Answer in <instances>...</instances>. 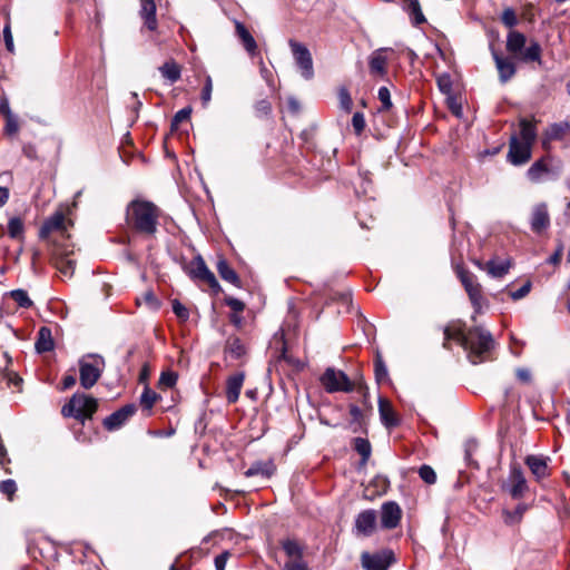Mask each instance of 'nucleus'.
<instances>
[{
	"mask_svg": "<svg viewBox=\"0 0 570 570\" xmlns=\"http://www.w3.org/2000/svg\"><path fill=\"white\" fill-rule=\"evenodd\" d=\"M451 341L456 342L468 352V357L473 364L490 360L494 345L492 335L488 331L481 327L464 331L458 324H451L444 328L443 346L450 348Z\"/></svg>",
	"mask_w": 570,
	"mask_h": 570,
	"instance_id": "obj_1",
	"label": "nucleus"
},
{
	"mask_svg": "<svg viewBox=\"0 0 570 570\" xmlns=\"http://www.w3.org/2000/svg\"><path fill=\"white\" fill-rule=\"evenodd\" d=\"M159 217V207L148 200H131L126 208V224L128 228L145 237L155 236Z\"/></svg>",
	"mask_w": 570,
	"mask_h": 570,
	"instance_id": "obj_2",
	"label": "nucleus"
},
{
	"mask_svg": "<svg viewBox=\"0 0 570 570\" xmlns=\"http://www.w3.org/2000/svg\"><path fill=\"white\" fill-rule=\"evenodd\" d=\"M520 132L513 135L509 142L508 161L514 166L528 163L532 156V147L537 139L535 122L522 118L519 122Z\"/></svg>",
	"mask_w": 570,
	"mask_h": 570,
	"instance_id": "obj_3",
	"label": "nucleus"
},
{
	"mask_svg": "<svg viewBox=\"0 0 570 570\" xmlns=\"http://www.w3.org/2000/svg\"><path fill=\"white\" fill-rule=\"evenodd\" d=\"M527 38L519 31H510L507 38V50L519 57L523 62L541 63V46L537 41H531L523 50Z\"/></svg>",
	"mask_w": 570,
	"mask_h": 570,
	"instance_id": "obj_4",
	"label": "nucleus"
},
{
	"mask_svg": "<svg viewBox=\"0 0 570 570\" xmlns=\"http://www.w3.org/2000/svg\"><path fill=\"white\" fill-rule=\"evenodd\" d=\"M455 274L464 287L475 314H480L488 302L482 293V285L476 276L462 265L455 267Z\"/></svg>",
	"mask_w": 570,
	"mask_h": 570,
	"instance_id": "obj_5",
	"label": "nucleus"
},
{
	"mask_svg": "<svg viewBox=\"0 0 570 570\" xmlns=\"http://www.w3.org/2000/svg\"><path fill=\"white\" fill-rule=\"evenodd\" d=\"M98 409V402L95 397L83 393H76L70 401L62 406L61 413L66 417H75L82 423L91 419Z\"/></svg>",
	"mask_w": 570,
	"mask_h": 570,
	"instance_id": "obj_6",
	"label": "nucleus"
},
{
	"mask_svg": "<svg viewBox=\"0 0 570 570\" xmlns=\"http://www.w3.org/2000/svg\"><path fill=\"white\" fill-rule=\"evenodd\" d=\"M105 361L99 355H87L79 361L80 384L83 389L92 387L100 379Z\"/></svg>",
	"mask_w": 570,
	"mask_h": 570,
	"instance_id": "obj_7",
	"label": "nucleus"
},
{
	"mask_svg": "<svg viewBox=\"0 0 570 570\" xmlns=\"http://www.w3.org/2000/svg\"><path fill=\"white\" fill-rule=\"evenodd\" d=\"M184 269L190 278L206 283L215 293L220 291L218 281L200 256L193 258L185 265Z\"/></svg>",
	"mask_w": 570,
	"mask_h": 570,
	"instance_id": "obj_8",
	"label": "nucleus"
},
{
	"mask_svg": "<svg viewBox=\"0 0 570 570\" xmlns=\"http://www.w3.org/2000/svg\"><path fill=\"white\" fill-rule=\"evenodd\" d=\"M288 45L302 77L306 80H311L314 77V67L308 48L293 39L288 41Z\"/></svg>",
	"mask_w": 570,
	"mask_h": 570,
	"instance_id": "obj_9",
	"label": "nucleus"
},
{
	"mask_svg": "<svg viewBox=\"0 0 570 570\" xmlns=\"http://www.w3.org/2000/svg\"><path fill=\"white\" fill-rule=\"evenodd\" d=\"M394 562L395 556L390 549H384L374 553L364 551L361 554V564L364 570H389Z\"/></svg>",
	"mask_w": 570,
	"mask_h": 570,
	"instance_id": "obj_10",
	"label": "nucleus"
},
{
	"mask_svg": "<svg viewBox=\"0 0 570 570\" xmlns=\"http://www.w3.org/2000/svg\"><path fill=\"white\" fill-rule=\"evenodd\" d=\"M321 383L328 393L353 391V384L347 375L334 368H327L324 372L321 377Z\"/></svg>",
	"mask_w": 570,
	"mask_h": 570,
	"instance_id": "obj_11",
	"label": "nucleus"
},
{
	"mask_svg": "<svg viewBox=\"0 0 570 570\" xmlns=\"http://www.w3.org/2000/svg\"><path fill=\"white\" fill-rule=\"evenodd\" d=\"M504 484H507V490L513 499L523 498L529 490L524 472L518 463L510 465L509 475Z\"/></svg>",
	"mask_w": 570,
	"mask_h": 570,
	"instance_id": "obj_12",
	"label": "nucleus"
},
{
	"mask_svg": "<svg viewBox=\"0 0 570 570\" xmlns=\"http://www.w3.org/2000/svg\"><path fill=\"white\" fill-rule=\"evenodd\" d=\"M560 167L552 157L546 156L534 161L527 171L528 178L532 183H540L547 177L554 176L559 173Z\"/></svg>",
	"mask_w": 570,
	"mask_h": 570,
	"instance_id": "obj_13",
	"label": "nucleus"
},
{
	"mask_svg": "<svg viewBox=\"0 0 570 570\" xmlns=\"http://www.w3.org/2000/svg\"><path fill=\"white\" fill-rule=\"evenodd\" d=\"M402 519V509L395 501H387L381 505L380 522L385 530L399 527Z\"/></svg>",
	"mask_w": 570,
	"mask_h": 570,
	"instance_id": "obj_14",
	"label": "nucleus"
},
{
	"mask_svg": "<svg viewBox=\"0 0 570 570\" xmlns=\"http://www.w3.org/2000/svg\"><path fill=\"white\" fill-rule=\"evenodd\" d=\"M550 458L542 454H529L524 458V463L537 482H541L550 476Z\"/></svg>",
	"mask_w": 570,
	"mask_h": 570,
	"instance_id": "obj_15",
	"label": "nucleus"
},
{
	"mask_svg": "<svg viewBox=\"0 0 570 570\" xmlns=\"http://www.w3.org/2000/svg\"><path fill=\"white\" fill-rule=\"evenodd\" d=\"M530 227L534 234H542L550 227L548 205L540 203L533 206L530 216Z\"/></svg>",
	"mask_w": 570,
	"mask_h": 570,
	"instance_id": "obj_16",
	"label": "nucleus"
},
{
	"mask_svg": "<svg viewBox=\"0 0 570 570\" xmlns=\"http://www.w3.org/2000/svg\"><path fill=\"white\" fill-rule=\"evenodd\" d=\"M377 515L375 510L361 511L355 518V530L358 535L370 537L376 529Z\"/></svg>",
	"mask_w": 570,
	"mask_h": 570,
	"instance_id": "obj_17",
	"label": "nucleus"
},
{
	"mask_svg": "<svg viewBox=\"0 0 570 570\" xmlns=\"http://www.w3.org/2000/svg\"><path fill=\"white\" fill-rule=\"evenodd\" d=\"M492 57L499 72V79L502 83L508 82L515 75L517 68L514 61L510 57H503L493 48L491 49Z\"/></svg>",
	"mask_w": 570,
	"mask_h": 570,
	"instance_id": "obj_18",
	"label": "nucleus"
},
{
	"mask_svg": "<svg viewBox=\"0 0 570 570\" xmlns=\"http://www.w3.org/2000/svg\"><path fill=\"white\" fill-rule=\"evenodd\" d=\"M392 51L389 48H380L373 51L368 58V67L372 76L375 77H385L387 70V61L386 52Z\"/></svg>",
	"mask_w": 570,
	"mask_h": 570,
	"instance_id": "obj_19",
	"label": "nucleus"
},
{
	"mask_svg": "<svg viewBox=\"0 0 570 570\" xmlns=\"http://www.w3.org/2000/svg\"><path fill=\"white\" fill-rule=\"evenodd\" d=\"M136 412V406L134 404H127L119 409L118 411L111 413L104 420V426L108 431H114L119 429L130 416H132Z\"/></svg>",
	"mask_w": 570,
	"mask_h": 570,
	"instance_id": "obj_20",
	"label": "nucleus"
},
{
	"mask_svg": "<svg viewBox=\"0 0 570 570\" xmlns=\"http://www.w3.org/2000/svg\"><path fill=\"white\" fill-rule=\"evenodd\" d=\"M245 381V373L237 372L226 380V399L229 404L238 401Z\"/></svg>",
	"mask_w": 570,
	"mask_h": 570,
	"instance_id": "obj_21",
	"label": "nucleus"
},
{
	"mask_svg": "<svg viewBox=\"0 0 570 570\" xmlns=\"http://www.w3.org/2000/svg\"><path fill=\"white\" fill-rule=\"evenodd\" d=\"M475 265L481 269L488 273L493 278H501L505 274L509 273L510 262L501 261V259H490L487 263H482L480 261L475 262Z\"/></svg>",
	"mask_w": 570,
	"mask_h": 570,
	"instance_id": "obj_22",
	"label": "nucleus"
},
{
	"mask_svg": "<svg viewBox=\"0 0 570 570\" xmlns=\"http://www.w3.org/2000/svg\"><path fill=\"white\" fill-rule=\"evenodd\" d=\"M53 232H65V216L61 213H57L49 217L40 228L39 236L42 239H48L50 234Z\"/></svg>",
	"mask_w": 570,
	"mask_h": 570,
	"instance_id": "obj_23",
	"label": "nucleus"
},
{
	"mask_svg": "<svg viewBox=\"0 0 570 570\" xmlns=\"http://www.w3.org/2000/svg\"><path fill=\"white\" fill-rule=\"evenodd\" d=\"M276 468L272 460L256 461L245 472L246 478L262 476L264 479L271 478Z\"/></svg>",
	"mask_w": 570,
	"mask_h": 570,
	"instance_id": "obj_24",
	"label": "nucleus"
},
{
	"mask_svg": "<svg viewBox=\"0 0 570 570\" xmlns=\"http://www.w3.org/2000/svg\"><path fill=\"white\" fill-rule=\"evenodd\" d=\"M569 129L570 125L567 121L550 125L542 139V147L548 150L550 148V142L552 140L562 139Z\"/></svg>",
	"mask_w": 570,
	"mask_h": 570,
	"instance_id": "obj_25",
	"label": "nucleus"
},
{
	"mask_svg": "<svg viewBox=\"0 0 570 570\" xmlns=\"http://www.w3.org/2000/svg\"><path fill=\"white\" fill-rule=\"evenodd\" d=\"M281 547L287 560H304L305 546L298 540L293 538L283 539Z\"/></svg>",
	"mask_w": 570,
	"mask_h": 570,
	"instance_id": "obj_26",
	"label": "nucleus"
},
{
	"mask_svg": "<svg viewBox=\"0 0 570 570\" xmlns=\"http://www.w3.org/2000/svg\"><path fill=\"white\" fill-rule=\"evenodd\" d=\"M379 413L383 425L386 428H393L399 425V419L391 402L386 399L380 397L379 400Z\"/></svg>",
	"mask_w": 570,
	"mask_h": 570,
	"instance_id": "obj_27",
	"label": "nucleus"
},
{
	"mask_svg": "<svg viewBox=\"0 0 570 570\" xmlns=\"http://www.w3.org/2000/svg\"><path fill=\"white\" fill-rule=\"evenodd\" d=\"M235 31H236V36L242 41L246 51L249 55L254 56L257 52V43H256L254 37L247 30V28L242 22L235 21Z\"/></svg>",
	"mask_w": 570,
	"mask_h": 570,
	"instance_id": "obj_28",
	"label": "nucleus"
},
{
	"mask_svg": "<svg viewBox=\"0 0 570 570\" xmlns=\"http://www.w3.org/2000/svg\"><path fill=\"white\" fill-rule=\"evenodd\" d=\"M218 275L225 282L230 283L236 287H240V279L237 273L232 268L225 258H219L216 264Z\"/></svg>",
	"mask_w": 570,
	"mask_h": 570,
	"instance_id": "obj_29",
	"label": "nucleus"
},
{
	"mask_svg": "<svg viewBox=\"0 0 570 570\" xmlns=\"http://www.w3.org/2000/svg\"><path fill=\"white\" fill-rule=\"evenodd\" d=\"M140 16L149 30L157 28L156 4L154 0H141Z\"/></svg>",
	"mask_w": 570,
	"mask_h": 570,
	"instance_id": "obj_30",
	"label": "nucleus"
},
{
	"mask_svg": "<svg viewBox=\"0 0 570 570\" xmlns=\"http://www.w3.org/2000/svg\"><path fill=\"white\" fill-rule=\"evenodd\" d=\"M55 343L51 334V330L48 327H41L38 331L37 340L35 343L36 351L38 353H46L53 350Z\"/></svg>",
	"mask_w": 570,
	"mask_h": 570,
	"instance_id": "obj_31",
	"label": "nucleus"
},
{
	"mask_svg": "<svg viewBox=\"0 0 570 570\" xmlns=\"http://www.w3.org/2000/svg\"><path fill=\"white\" fill-rule=\"evenodd\" d=\"M159 72L163 78L167 79L170 83H174L180 79L181 68L176 61L168 60L159 67Z\"/></svg>",
	"mask_w": 570,
	"mask_h": 570,
	"instance_id": "obj_32",
	"label": "nucleus"
},
{
	"mask_svg": "<svg viewBox=\"0 0 570 570\" xmlns=\"http://www.w3.org/2000/svg\"><path fill=\"white\" fill-rule=\"evenodd\" d=\"M403 7L409 13L413 24L419 26L425 22V17L421 10L419 0H403Z\"/></svg>",
	"mask_w": 570,
	"mask_h": 570,
	"instance_id": "obj_33",
	"label": "nucleus"
},
{
	"mask_svg": "<svg viewBox=\"0 0 570 570\" xmlns=\"http://www.w3.org/2000/svg\"><path fill=\"white\" fill-rule=\"evenodd\" d=\"M55 264L62 276L70 278L73 275L76 262L69 258L67 254L57 252Z\"/></svg>",
	"mask_w": 570,
	"mask_h": 570,
	"instance_id": "obj_34",
	"label": "nucleus"
},
{
	"mask_svg": "<svg viewBox=\"0 0 570 570\" xmlns=\"http://www.w3.org/2000/svg\"><path fill=\"white\" fill-rule=\"evenodd\" d=\"M226 352L237 360L246 353V348L238 337H229L226 342Z\"/></svg>",
	"mask_w": 570,
	"mask_h": 570,
	"instance_id": "obj_35",
	"label": "nucleus"
},
{
	"mask_svg": "<svg viewBox=\"0 0 570 570\" xmlns=\"http://www.w3.org/2000/svg\"><path fill=\"white\" fill-rule=\"evenodd\" d=\"M354 450L362 456V463L365 464L372 452L371 443L363 438L354 439Z\"/></svg>",
	"mask_w": 570,
	"mask_h": 570,
	"instance_id": "obj_36",
	"label": "nucleus"
},
{
	"mask_svg": "<svg viewBox=\"0 0 570 570\" xmlns=\"http://www.w3.org/2000/svg\"><path fill=\"white\" fill-rule=\"evenodd\" d=\"M9 295L18 304L19 307L29 308L33 305L27 291L24 289H13L9 293Z\"/></svg>",
	"mask_w": 570,
	"mask_h": 570,
	"instance_id": "obj_37",
	"label": "nucleus"
},
{
	"mask_svg": "<svg viewBox=\"0 0 570 570\" xmlns=\"http://www.w3.org/2000/svg\"><path fill=\"white\" fill-rule=\"evenodd\" d=\"M24 225L21 218L12 217L8 223V234L11 238H20L23 235Z\"/></svg>",
	"mask_w": 570,
	"mask_h": 570,
	"instance_id": "obj_38",
	"label": "nucleus"
},
{
	"mask_svg": "<svg viewBox=\"0 0 570 570\" xmlns=\"http://www.w3.org/2000/svg\"><path fill=\"white\" fill-rule=\"evenodd\" d=\"M158 399L159 395L155 391L149 387H145L140 396V405L142 409L150 411Z\"/></svg>",
	"mask_w": 570,
	"mask_h": 570,
	"instance_id": "obj_39",
	"label": "nucleus"
},
{
	"mask_svg": "<svg viewBox=\"0 0 570 570\" xmlns=\"http://www.w3.org/2000/svg\"><path fill=\"white\" fill-rule=\"evenodd\" d=\"M525 509L527 507L524 504H519L514 511L505 510L503 512L505 523L512 524L519 522L522 519Z\"/></svg>",
	"mask_w": 570,
	"mask_h": 570,
	"instance_id": "obj_40",
	"label": "nucleus"
},
{
	"mask_svg": "<svg viewBox=\"0 0 570 570\" xmlns=\"http://www.w3.org/2000/svg\"><path fill=\"white\" fill-rule=\"evenodd\" d=\"M178 375L173 371L163 372L159 377V386L170 389L177 383Z\"/></svg>",
	"mask_w": 570,
	"mask_h": 570,
	"instance_id": "obj_41",
	"label": "nucleus"
},
{
	"mask_svg": "<svg viewBox=\"0 0 570 570\" xmlns=\"http://www.w3.org/2000/svg\"><path fill=\"white\" fill-rule=\"evenodd\" d=\"M419 475L428 484H434L436 482V473L430 465H422L419 470Z\"/></svg>",
	"mask_w": 570,
	"mask_h": 570,
	"instance_id": "obj_42",
	"label": "nucleus"
},
{
	"mask_svg": "<svg viewBox=\"0 0 570 570\" xmlns=\"http://www.w3.org/2000/svg\"><path fill=\"white\" fill-rule=\"evenodd\" d=\"M4 119H6V126H4L6 134H8L10 136L16 135L19 131V121H18L17 116H14L13 114H9V115L4 116Z\"/></svg>",
	"mask_w": 570,
	"mask_h": 570,
	"instance_id": "obj_43",
	"label": "nucleus"
},
{
	"mask_svg": "<svg viewBox=\"0 0 570 570\" xmlns=\"http://www.w3.org/2000/svg\"><path fill=\"white\" fill-rule=\"evenodd\" d=\"M190 115H191L190 107H186V108L178 110L171 120V128H177L180 122L187 121L190 118Z\"/></svg>",
	"mask_w": 570,
	"mask_h": 570,
	"instance_id": "obj_44",
	"label": "nucleus"
},
{
	"mask_svg": "<svg viewBox=\"0 0 570 570\" xmlns=\"http://www.w3.org/2000/svg\"><path fill=\"white\" fill-rule=\"evenodd\" d=\"M213 80L210 76H206L205 83L202 90V101L204 106H207L212 99Z\"/></svg>",
	"mask_w": 570,
	"mask_h": 570,
	"instance_id": "obj_45",
	"label": "nucleus"
},
{
	"mask_svg": "<svg viewBox=\"0 0 570 570\" xmlns=\"http://www.w3.org/2000/svg\"><path fill=\"white\" fill-rule=\"evenodd\" d=\"M16 491L17 484L12 479H7L0 482V492L9 497V499L12 498Z\"/></svg>",
	"mask_w": 570,
	"mask_h": 570,
	"instance_id": "obj_46",
	"label": "nucleus"
},
{
	"mask_svg": "<svg viewBox=\"0 0 570 570\" xmlns=\"http://www.w3.org/2000/svg\"><path fill=\"white\" fill-rule=\"evenodd\" d=\"M375 376L380 383L387 379V370L380 355L375 360Z\"/></svg>",
	"mask_w": 570,
	"mask_h": 570,
	"instance_id": "obj_47",
	"label": "nucleus"
},
{
	"mask_svg": "<svg viewBox=\"0 0 570 570\" xmlns=\"http://www.w3.org/2000/svg\"><path fill=\"white\" fill-rule=\"evenodd\" d=\"M173 312L183 322L189 317V311L178 299L173 301Z\"/></svg>",
	"mask_w": 570,
	"mask_h": 570,
	"instance_id": "obj_48",
	"label": "nucleus"
},
{
	"mask_svg": "<svg viewBox=\"0 0 570 570\" xmlns=\"http://www.w3.org/2000/svg\"><path fill=\"white\" fill-rule=\"evenodd\" d=\"M282 570H309L305 560H286Z\"/></svg>",
	"mask_w": 570,
	"mask_h": 570,
	"instance_id": "obj_49",
	"label": "nucleus"
},
{
	"mask_svg": "<svg viewBox=\"0 0 570 570\" xmlns=\"http://www.w3.org/2000/svg\"><path fill=\"white\" fill-rule=\"evenodd\" d=\"M501 20L509 28L514 27L518 22L517 14L514 10L511 8H507L503 10Z\"/></svg>",
	"mask_w": 570,
	"mask_h": 570,
	"instance_id": "obj_50",
	"label": "nucleus"
},
{
	"mask_svg": "<svg viewBox=\"0 0 570 570\" xmlns=\"http://www.w3.org/2000/svg\"><path fill=\"white\" fill-rule=\"evenodd\" d=\"M379 99L382 102V107L384 110H389L392 107L391 94L386 87H381L379 89Z\"/></svg>",
	"mask_w": 570,
	"mask_h": 570,
	"instance_id": "obj_51",
	"label": "nucleus"
},
{
	"mask_svg": "<svg viewBox=\"0 0 570 570\" xmlns=\"http://www.w3.org/2000/svg\"><path fill=\"white\" fill-rule=\"evenodd\" d=\"M3 39H4V45H6L7 50L12 53L14 51V45H13V38H12V33H11L10 22H7L3 28Z\"/></svg>",
	"mask_w": 570,
	"mask_h": 570,
	"instance_id": "obj_52",
	"label": "nucleus"
},
{
	"mask_svg": "<svg viewBox=\"0 0 570 570\" xmlns=\"http://www.w3.org/2000/svg\"><path fill=\"white\" fill-rule=\"evenodd\" d=\"M338 99H340L341 107L344 110L350 111L351 108H352L353 101H352V98H351V96H350V94H348V91L346 89H341L340 90Z\"/></svg>",
	"mask_w": 570,
	"mask_h": 570,
	"instance_id": "obj_53",
	"label": "nucleus"
},
{
	"mask_svg": "<svg viewBox=\"0 0 570 570\" xmlns=\"http://www.w3.org/2000/svg\"><path fill=\"white\" fill-rule=\"evenodd\" d=\"M352 126L357 135H360L365 128V119L363 114L355 112L352 117Z\"/></svg>",
	"mask_w": 570,
	"mask_h": 570,
	"instance_id": "obj_54",
	"label": "nucleus"
},
{
	"mask_svg": "<svg viewBox=\"0 0 570 570\" xmlns=\"http://www.w3.org/2000/svg\"><path fill=\"white\" fill-rule=\"evenodd\" d=\"M530 289H531V283L527 282L519 289L511 292L510 297L514 301L521 299L530 293Z\"/></svg>",
	"mask_w": 570,
	"mask_h": 570,
	"instance_id": "obj_55",
	"label": "nucleus"
},
{
	"mask_svg": "<svg viewBox=\"0 0 570 570\" xmlns=\"http://www.w3.org/2000/svg\"><path fill=\"white\" fill-rule=\"evenodd\" d=\"M230 553L228 551H224L215 558V568L216 570H225L227 560Z\"/></svg>",
	"mask_w": 570,
	"mask_h": 570,
	"instance_id": "obj_56",
	"label": "nucleus"
},
{
	"mask_svg": "<svg viewBox=\"0 0 570 570\" xmlns=\"http://www.w3.org/2000/svg\"><path fill=\"white\" fill-rule=\"evenodd\" d=\"M226 304L235 312L240 313L245 308V304L235 297H229L226 299Z\"/></svg>",
	"mask_w": 570,
	"mask_h": 570,
	"instance_id": "obj_57",
	"label": "nucleus"
},
{
	"mask_svg": "<svg viewBox=\"0 0 570 570\" xmlns=\"http://www.w3.org/2000/svg\"><path fill=\"white\" fill-rule=\"evenodd\" d=\"M144 301H145V303H146L148 306H150V307H153V308H157V307H158V305H159V302H158V299L156 298V296L154 295V293H153V292H146V293L144 294Z\"/></svg>",
	"mask_w": 570,
	"mask_h": 570,
	"instance_id": "obj_58",
	"label": "nucleus"
},
{
	"mask_svg": "<svg viewBox=\"0 0 570 570\" xmlns=\"http://www.w3.org/2000/svg\"><path fill=\"white\" fill-rule=\"evenodd\" d=\"M0 114L4 117L9 114H12L9 101L6 97H0Z\"/></svg>",
	"mask_w": 570,
	"mask_h": 570,
	"instance_id": "obj_59",
	"label": "nucleus"
},
{
	"mask_svg": "<svg viewBox=\"0 0 570 570\" xmlns=\"http://www.w3.org/2000/svg\"><path fill=\"white\" fill-rule=\"evenodd\" d=\"M517 377L524 382V383H528L530 382V379H531V373L529 370L527 368H518L517 370Z\"/></svg>",
	"mask_w": 570,
	"mask_h": 570,
	"instance_id": "obj_60",
	"label": "nucleus"
},
{
	"mask_svg": "<svg viewBox=\"0 0 570 570\" xmlns=\"http://www.w3.org/2000/svg\"><path fill=\"white\" fill-rule=\"evenodd\" d=\"M62 390H69L71 389L75 384H76V377L73 375H66L63 379H62Z\"/></svg>",
	"mask_w": 570,
	"mask_h": 570,
	"instance_id": "obj_61",
	"label": "nucleus"
},
{
	"mask_svg": "<svg viewBox=\"0 0 570 570\" xmlns=\"http://www.w3.org/2000/svg\"><path fill=\"white\" fill-rule=\"evenodd\" d=\"M9 198V190L7 187H0V207H2Z\"/></svg>",
	"mask_w": 570,
	"mask_h": 570,
	"instance_id": "obj_62",
	"label": "nucleus"
},
{
	"mask_svg": "<svg viewBox=\"0 0 570 570\" xmlns=\"http://www.w3.org/2000/svg\"><path fill=\"white\" fill-rule=\"evenodd\" d=\"M288 108L294 111V112H297L299 110V104L296 99L294 98H289L288 99Z\"/></svg>",
	"mask_w": 570,
	"mask_h": 570,
	"instance_id": "obj_63",
	"label": "nucleus"
},
{
	"mask_svg": "<svg viewBox=\"0 0 570 570\" xmlns=\"http://www.w3.org/2000/svg\"><path fill=\"white\" fill-rule=\"evenodd\" d=\"M350 414H351L353 417L357 419V417L362 414V411H361V409H360L358 406H356V405H352V406L350 407Z\"/></svg>",
	"mask_w": 570,
	"mask_h": 570,
	"instance_id": "obj_64",
	"label": "nucleus"
}]
</instances>
